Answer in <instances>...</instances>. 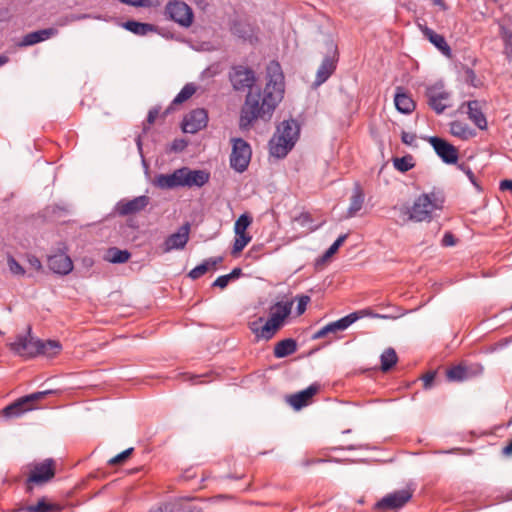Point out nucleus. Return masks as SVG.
I'll list each match as a JSON object with an SVG mask.
<instances>
[{
	"label": "nucleus",
	"instance_id": "obj_1",
	"mask_svg": "<svg viewBox=\"0 0 512 512\" xmlns=\"http://www.w3.org/2000/svg\"><path fill=\"white\" fill-rule=\"evenodd\" d=\"M284 94V75L280 64L271 61L267 66V82L263 92L249 91L240 110L239 127L250 129L261 119L269 121Z\"/></svg>",
	"mask_w": 512,
	"mask_h": 512
},
{
	"label": "nucleus",
	"instance_id": "obj_2",
	"mask_svg": "<svg viewBox=\"0 0 512 512\" xmlns=\"http://www.w3.org/2000/svg\"><path fill=\"white\" fill-rule=\"evenodd\" d=\"M445 202V194L442 189L434 187L429 193H423L417 197L411 207H394L398 210L402 219L401 224L409 221L430 222L437 210H442Z\"/></svg>",
	"mask_w": 512,
	"mask_h": 512
},
{
	"label": "nucleus",
	"instance_id": "obj_3",
	"mask_svg": "<svg viewBox=\"0 0 512 512\" xmlns=\"http://www.w3.org/2000/svg\"><path fill=\"white\" fill-rule=\"evenodd\" d=\"M299 131V125L295 120L291 119L281 122L269 141L270 154L278 159L286 157L294 147Z\"/></svg>",
	"mask_w": 512,
	"mask_h": 512
},
{
	"label": "nucleus",
	"instance_id": "obj_4",
	"mask_svg": "<svg viewBox=\"0 0 512 512\" xmlns=\"http://www.w3.org/2000/svg\"><path fill=\"white\" fill-rule=\"evenodd\" d=\"M55 465L52 458L30 464V473L26 480L27 490L31 492L32 485L41 486L51 481L55 476Z\"/></svg>",
	"mask_w": 512,
	"mask_h": 512
},
{
	"label": "nucleus",
	"instance_id": "obj_5",
	"mask_svg": "<svg viewBox=\"0 0 512 512\" xmlns=\"http://www.w3.org/2000/svg\"><path fill=\"white\" fill-rule=\"evenodd\" d=\"M325 48L326 55L317 70L314 82L315 86H320L329 79L336 70L337 62L339 60L338 47L334 40L328 38L325 41Z\"/></svg>",
	"mask_w": 512,
	"mask_h": 512
},
{
	"label": "nucleus",
	"instance_id": "obj_6",
	"mask_svg": "<svg viewBox=\"0 0 512 512\" xmlns=\"http://www.w3.org/2000/svg\"><path fill=\"white\" fill-rule=\"evenodd\" d=\"M40 339L32 335V329L27 327L25 334H19L9 343V348L15 354L24 358H33L39 355Z\"/></svg>",
	"mask_w": 512,
	"mask_h": 512
},
{
	"label": "nucleus",
	"instance_id": "obj_7",
	"mask_svg": "<svg viewBox=\"0 0 512 512\" xmlns=\"http://www.w3.org/2000/svg\"><path fill=\"white\" fill-rule=\"evenodd\" d=\"M52 393H54L53 390H45L23 396L10 405L6 406L3 409V414L7 418L19 417L25 412L33 410L35 408V402L45 398L47 395Z\"/></svg>",
	"mask_w": 512,
	"mask_h": 512
},
{
	"label": "nucleus",
	"instance_id": "obj_8",
	"mask_svg": "<svg viewBox=\"0 0 512 512\" xmlns=\"http://www.w3.org/2000/svg\"><path fill=\"white\" fill-rule=\"evenodd\" d=\"M232 152L230 166L235 171L242 173L247 170L251 160L252 150L247 141L242 138L232 139Z\"/></svg>",
	"mask_w": 512,
	"mask_h": 512
},
{
	"label": "nucleus",
	"instance_id": "obj_9",
	"mask_svg": "<svg viewBox=\"0 0 512 512\" xmlns=\"http://www.w3.org/2000/svg\"><path fill=\"white\" fill-rule=\"evenodd\" d=\"M412 496L413 490L409 488L396 490L376 502L374 508L382 512L398 510L404 507L411 500Z\"/></svg>",
	"mask_w": 512,
	"mask_h": 512
},
{
	"label": "nucleus",
	"instance_id": "obj_10",
	"mask_svg": "<svg viewBox=\"0 0 512 512\" xmlns=\"http://www.w3.org/2000/svg\"><path fill=\"white\" fill-rule=\"evenodd\" d=\"M228 77L235 91L251 89L256 81L254 70L244 65H233Z\"/></svg>",
	"mask_w": 512,
	"mask_h": 512
},
{
	"label": "nucleus",
	"instance_id": "obj_11",
	"mask_svg": "<svg viewBox=\"0 0 512 512\" xmlns=\"http://www.w3.org/2000/svg\"><path fill=\"white\" fill-rule=\"evenodd\" d=\"M166 15L182 27H189L193 22V11L183 1H170L165 8Z\"/></svg>",
	"mask_w": 512,
	"mask_h": 512
},
{
	"label": "nucleus",
	"instance_id": "obj_12",
	"mask_svg": "<svg viewBox=\"0 0 512 512\" xmlns=\"http://www.w3.org/2000/svg\"><path fill=\"white\" fill-rule=\"evenodd\" d=\"M149 204L150 197L146 195H140L132 199L123 198L116 203L114 212L115 214L123 217L135 215L144 211Z\"/></svg>",
	"mask_w": 512,
	"mask_h": 512
},
{
	"label": "nucleus",
	"instance_id": "obj_13",
	"mask_svg": "<svg viewBox=\"0 0 512 512\" xmlns=\"http://www.w3.org/2000/svg\"><path fill=\"white\" fill-rule=\"evenodd\" d=\"M430 145L433 147L436 154L446 164H456L458 161V150L455 146L450 144L448 141L437 137L429 136L425 138Z\"/></svg>",
	"mask_w": 512,
	"mask_h": 512
},
{
	"label": "nucleus",
	"instance_id": "obj_14",
	"mask_svg": "<svg viewBox=\"0 0 512 512\" xmlns=\"http://www.w3.org/2000/svg\"><path fill=\"white\" fill-rule=\"evenodd\" d=\"M425 95L429 107L434 110L436 114H442L445 109L450 106V104H448L450 93L445 91L442 87H427Z\"/></svg>",
	"mask_w": 512,
	"mask_h": 512
},
{
	"label": "nucleus",
	"instance_id": "obj_15",
	"mask_svg": "<svg viewBox=\"0 0 512 512\" xmlns=\"http://www.w3.org/2000/svg\"><path fill=\"white\" fill-rule=\"evenodd\" d=\"M358 319H359V316H358L357 312L350 313L349 315H347L337 321L328 323L327 325H325L324 327L319 329L317 332H315L313 334L312 339H314V340L320 339V338L326 337L330 334L335 335L339 331L346 330L351 324H353Z\"/></svg>",
	"mask_w": 512,
	"mask_h": 512
},
{
	"label": "nucleus",
	"instance_id": "obj_16",
	"mask_svg": "<svg viewBox=\"0 0 512 512\" xmlns=\"http://www.w3.org/2000/svg\"><path fill=\"white\" fill-rule=\"evenodd\" d=\"M208 115L205 109L198 108L189 112L183 119L182 129L185 133L194 134L205 128Z\"/></svg>",
	"mask_w": 512,
	"mask_h": 512
},
{
	"label": "nucleus",
	"instance_id": "obj_17",
	"mask_svg": "<svg viewBox=\"0 0 512 512\" xmlns=\"http://www.w3.org/2000/svg\"><path fill=\"white\" fill-rule=\"evenodd\" d=\"M190 223L186 222L177 232L169 235L164 241V252L183 249L189 241Z\"/></svg>",
	"mask_w": 512,
	"mask_h": 512
},
{
	"label": "nucleus",
	"instance_id": "obj_18",
	"mask_svg": "<svg viewBox=\"0 0 512 512\" xmlns=\"http://www.w3.org/2000/svg\"><path fill=\"white\" fill-rule=\"evenodd\" d=\"M483 368L480 365L468 366L459 364L447 370L446 375L449 381L461 382L481 374Z\"/></svg>",
	"mask_w": 512,
	"mask_h": 512
},
{
	"label": "nucleus",
	"instance_id": "obj_19",
	"mask_svg": "<svg viewBox=\"0 0 512 512\" xmlns=\"http://www.w3.org/2000/svg\"><path fill=\"white\" fill-rule=\"evenodd\" d=\"M182 187H203L209 182L210 173L205 170H192L188 167H182Z\"/></svg>",
	"mask_w": 512,
	"mask_h": 512
},
{
	"label": "nucleus",
	"instance_id": "obj_20",
	"mask_svg": "<svg viewBox=\"0 0 512 512\" xmlns=\"http://www.w3.org/2000/svg\"><path fill=\"white\" fill-rule=\"evenodd\" d=\"M48 266L51 271L59 275H67L73 270V262L65 253H58L48 258Z\"/></svg>",
	"mask_w": 512,
	"mask_h": 512
},
{
	"label": "nucleus",
	"instance_id": "obj_21",
	"mask_svg": "<svg viewBox=\"0 0 512 512\" xmlns=\"http://www.w3.org/2000/svg\"><path fill=\"white\" fill-rule=\"evenodd\" d=\"M318 384H311L306 389L288 396L287 402L296 410L308 405L310 399L319 391Z\"/></svg>",
	"mask_w": 512,
	"mask_h": 512
},
{
	"label": "nucleus",
	"instance_id": "obj_22",
	"mask_svg": "<svg viewBox=\"0 0 512 512\" xmlns=\"http://www.w3.org/2000/svg\"><path fill=\"white\" fill-rule=\"evenodd\" d=\"M293 302H277L270 307L269 321L281 328L284 320L290 315Z\"/></svg>",
	"mask_w": 512,
	"mask_h": 512
},
{
	"label": "nucleus",
	"instance_id": "obj_23",
	"mask_svg": "<svg viewBox=\"0 0 512 512\" xmlns=\"http://www.w3.org/2000/svg\"><path fill=\"white\" fill-rule=\"evenodd\" d=\"M182 167L171 174H159L155 177V185L160 189H174L182 187Z\"/></svg>",
	"mask_w": 512,
	"mask_h": 512
},
{
	"label": "nucleus",
	"instance_id": "obj_24",
	"mask_svg": "<svg viewBox=\"0 0 512 512\" xmlns=\"http://www.w3.org/2000/svg\"><path fill=\"white\" fill-rule=\"evenodd\" d=\"M425 38H427L445 56H451V48L445 38L427 26H420Z\"/></svg>",
	"mask_w": 512,
	"mask_h": 512
},
{
	"label": "nucleus",
	"instance_id": "obj_25",
	"mask_svg": "<svg viewBox=\"0 0 512 512\" xmlns=\"http://www.w3.org/2000/svg\"><path fill=\"white\" fill-rule=\"evenodd\" d=\"M262 321H263V318L261 317V318H259L258 321L252 322L250 325V329L255 334V336L258 340L259 339L270 340L271 338H273V336L276 334V332L280 328H278L275 324H273L269 320H267L263 326L258 327V324L261 323Z\"/></svg>",
	"mask_w": 512,
	"mask_h": 512
},
{
	"label": "nucleus",
	"instance_id": "obj_26",
	"mask_svg": "<svg viewBox=\"0 0 512 512\" xmlns=\"http://www.w3.org/2000/svg\"><path fill=\"white\" fill-rule=\"evenodd\" d=\"M468 111L469 119L481 130H485L487 128V120L485 115L481 110V105L479 101L472 100L466 103Z\"/></svg>",
	"mask_w": 512,
	"mask_h": 512
},
{
	"label": "nucleus",
	"instance_id": "obj_27",
	"mask_svg": "<svg viewBox=\"0 0 512 512\" xmlns=\"http://www.w3.org/2000/svg\"><path fill=\"white\" fill-rule=\"evenodd\" d=\"M57 34V29L55 28H46L37 30L34 32H30L26 34L20 43L21 46H31L34 44H37L39 42L45 41L47 39H50L54 35Z\"/></svg>",
	"mask_w": 512,
	"mask_h": 512
},
{
	"label": "nucleus",
	"instance_id": "obj_28",
	"mask_svg": "<svg viewBox=\"0 0 512 512\" xmlns=\"http://www.w3.org/2000/svg\"><path fill=\"white\" fill-rule=\"evenodd\" d=\"M61 507L51 503L46 497L38 499L35 504H26L18 509V512H58Z\"/></svg>",
	"mask_w": 512,
	"mask_h": 512
},
{
	"label": "nucleus",
	"instance_id": "obj_29",
	"mask_svg": "<svg viewBox=\"0 0 512 512\" xmlns=\"http://www.w3.org/2000/svg\"><path fill=\"white\" fill-rule=\"evenodd\" d=\"M394 103L396 109L402 114H410L415 109V102L402 88L398 87L397 92L394 96Z\"/></svg>",
	"mask_w": 512,
	"mask_h": 512
},
{
	"label": "nucleus",
	"instance_id": "obj_30",
	"mask_svg": "<svg viewBox=\"0 0 512 512\" xmlns=\"http://www.w3.org/2000/svg\"><path fill=\"white\" fill-rule=\"evenodd\" d=\"M297 351V342L293 338H286L277 342L274 346V356L276 358H285Z\"/></svg>",
	"mask_w": 512,
	"mask_h": 512
},
{
	"label": "nucleus",
	"instance_id": "obj_31",
	"mask_svg": "<svg viewBox=\"0 0 512 512\" xmlns=\"http://www.w3.org/2000/svg\"><path fill=\"white\" fill-rule=\"evenodd\" d=\"M364 203V192L360 184L356 183L350 198V205L347 210L348 217H354L361 210Z\"/></svg>",
	"mask_w": 512,
	"mask_h": 512
},
{
	"label": "nucleus",
	"instance_id": "obj_32",
	"mask_svg": "<svg viewBox=\"0 0 512 512\" xmlns=\"http://www.w3.org/2000/svg\"><path fill=\"white\" fill-rule=\"evenodd\" d=\"M196 92V87L192 83L186 84L181 91L175 96L169 107L166 108V110L163 112V116H167L170 114L175 105L181 104L188 100L190 97L193 96V94Z\"/></svg>",
	"mask_w": 512,
	"mask_h": 512
},
{
	"label": "nucleus",
	"instance_id": "obj_33",
	"mask_svg": "<svg viewBox=\"0 0 512 512\" xmlns=\"http://www.w3.org/2000/svg\"><path fill=\"white\" fill-rule=\"evenodd\" d=\"M123 28L126 30L139 35L144 36L148 34L149 32H153L156 30L155 26L149 23H142L134 20H128L123 23Z\"/></svg>",
	"mask_w": 512,
	"mask_h": 512
},
{
	"label": "nucleus",
	"instance_id": "obj_34",
	"mask_svg": "<svg viewBox=\"0 0 512 512\" xmlns=\"http://www.w3.org/2000/svg\"><path fill=\"white\" fill-rule=\"evenodd\" d=\"M450 132L453 136L458 137L462 140H467L475 136L474 130H472L466 123H463L461 121L451 122Z\"/></svg>",
	"mask_w": 512,
	"mask_h": 512
},
{
	"label": "nucleus",
	"instance_id": "obj_35",
	"mask_svg": "<svg viewBox=\"0 0 512 512\" xmlns=\"http://www.w3.org/2000/svg\"><path fill=\"white\" fill-rule=\"evenodd\" d=\"M150 512H200L196 507L181 502L166 503Z\"/></svg>",
	"mask_w": 512,
	"mask_h": 512
},
{
	"label": "nucleus",
	"instance_id": "obj_36",
	"mask_svg": "<svg viewBox=\"0 0 512 512\" xmlns=\"http://www.w3.org/2000/svg\"><path fill=\"white\" fill-rule=\"evenodd\" d=\"M62 349L60 342L55 340H40L39 344V355H45L47 357H53L57 355Z\"/></svg>",
	"mask_w": 512,
	"mask_h": 512
},
{
	"label": "nucleus",
	"instance_id": "obj_37",
	"mask_svg": "<svg viewBox=\"0 0 512 512\" xmlns=\"http://www.w3.org/2000/svg\"><path fill=\"white\" fill-rule=\"evenodd\" d=\"M381 370L383 372L389 371L398 361L396 351L393 348H387L381 354Z\"/></svg>",
	"mask_w": 512,
	"mask_h": 512
},
{
	"label": "nucleus",
	"instance_id": "obj_38",
	"mask_svg": "<svg viewBox=\"0 0 512 512\" xmlns=\"http://www.w3.org/2000/svg\"><path fill=\"white\" fill-rule=\"evenodd\" d=\"M500 35L504 41V53L512 58V28L507 27L504 23H500Z\"/></svg>",
	"mask_w": 512,
	"mask_h": 512
},
{
	"label": "nucleus",
	"instance_id": "obj_39",
	"mask_svg": "<svg viewBox=\"0 0 512 512\" xmlns=\"http://www.w3.org/2000/svg\"><path fill=\"white\" fill-rule=\"evenodd\" d=\"M130 256L131 254L127 250H120L116 247L110 248L107 252V260L111 263H125Z\"/></svg>",
	"mask_w": 512,
	"mask_h": 512
},
{
	"label": "nucleus",
	"instance_id": "obj_40",
	"mask_svg": "<svg viewBox=\"0 0 512 512\" xmlns=\"http://www.w3.org/2000/svg\"><path fill=\"white\" fill-rule=\"evenodd\" d=\"M393 165L398 171L407 172L411 170L415 164L411 155H405L400 158H394Z\"/></svg>",
	"mask_w": 512,
	"mask_h": 512
},
{
	"label": "nucleus",
	"instance_id": "obj_41",
	"mask_svg": "<svg viewBox=\"0 0 512 512\" xmlns=\"http://www.w3.org/2000/svg\"><path fill=\"white\" fill-rule=\"evenodd\" d=\"M348 237V234H343V235H340L335 241L334 243L326 250V252L323 254V256L317 260V263L319 262H324L326 261L328 258H330L332 255H334L339 247L344 243V241L347 239Z\"/></svg>",
	"mask_w": 512,
	"mask_h": 512
},
{
	"label": "nucleus",
	"instance_id": "obj_42",
	"mask_svg": "<svg viewBox=\"0 0 512 512\" xmlns=\"http://www.w3.org/2000/svg\"><path fill=\"white\" fill-rule=\"evenodd\" d=\"M250 241L251 236L248 235L247 233L236 234L232 248V254L237 255L238 253H240Z\"/></svg>",
	"mask_w": 512,
	"mask_h": 512
},
{
	"label": "nucleus",
	"instance_id": "obj_43",
	"mask_svg": "<svg viewBox=\"0 0 512 512\" xmlns=\"http://www.w3.org/2000/svg\"><path fill=\"white\" fill-rule=\"evenodd\" d=\"M252 218L244 213L239 216L234 225L235 234L246 233V229L250 226Z\"/></svg>",
	"mask_w": 512,
	"mask_h": 512
},
{
	"label": "nucleus",
	"instance_id": "obj_44",
	"mask_svg": "<svg viewBox=\"0 0 512 512\" xmlns=\"http://www.w3.org/2000/svg\"><path fill=\"white\" fill-rule=\"evenodd\" d=\"M121 3L134 7H154L159 5L158 0H119Z\"/></svg>",
	"mask_w": 512,
	"mask_h": 512
},
{
	"label": "nucleus",
	"instance_id": "obj_45",
	"mask_svg": "<svg viewBox=\"0 0 512 512\" xmlns=\"http://www.w3.org/2000/svg\"><path fill=\"white\" fill-rule=\"evenodd\" d=\"M7 264L12 274L23 276L25 274L24 268L16 261L12 255H8Z\"/></svg>",
	"mask_w": 512,
	"mask_h": 512
},
{
	"label": "nucleus",
	"instance_id": "obj_46",
	"mask_svg": "<svg viewBox=\"0 0 512 512\" xmlns=\"http://www.w3.org/2000/svg\"><path fill=\"white\" fill-rule=\"evenodd\" d=\"M209 266L207 264V261L205 260L203 263H201L200 265L196 266L195 268H193L188 276L195 280V279H198L200 278L202 275H204L208 270H209Z\"/></svg>",
	"mask_w": 512,
	"mask_h": 512
},
{
	"label": "nucleus",
	"instance_id": "obj_47",
	"mask_svg": "<svg viewBox=\"0 0 512 512\" xmlns=\"http://www.w3.org/2000/svg\"><path fill=\"white\" fill-rule=\"evenodd\" d=\"M133 451H134V449L132 447L128 448V449L122 451L121 453H119L118 455H116L115 457L111 458L108 461V463L110 465L122 464L132 454Z\"/></svg>",
	"mask_w": 512,
	"mask_h": 512
},
{
	"label": "nucleus",
	"instance_id": "obj_48",
	"mask_svg": "<svg viewBox=\"0 0 512 512\" xmlns=\"http://www.w3.org/2000/svg\"><path fill=\"white\" fill-rule=\"evenodd\" d=\"M232 30L234 34L238 35L243 39H246L250 36V30L248 29V27L241 23H235Z\"/></svg>",
	"mask_w": 512,
	"mask_h": 512
},
{
	"label": "nucleus",
	"instance_id": "obj_49",
	"mask_svg": "<svg viewBox=\"0 0 512 512\" xmlns=\"http://www.w3.org/2000/svg\"><path fill=\"white\" fill-rule=\"evenodd\" d=\"M458 169H460L461 171H463L468 179L470 180V182L479 189V185L476 181V177L474 175V173L472 172L471 168L465 164V163H461V164H458Z\"/></svg>",
	"mask_w": 512,
	"mask_h": 512
},
{
	"label": "nucleus",
	"instance_id": "obj_50",
	"mask_svg": "<svg viewBox=\"0 0 512 512\" xmlns=\"http://www.w3.org/2000/svg\"><path fill=\"white\" fill-rule=\"evenodd\" d=\"M297 314L301 315L305 312L308 303L310 302V297L308 295H300L297 297Z\"/></svg>",
	"mask_w": 512,
	"mask_h": 512
},
{
	"label": "nucleus",
	"instance_id": "obj_51",
	"mask_svg": "<svg viewBox=\"0 0 512 512\" xmlns=\"http://www.w3.org/2000/svg\"><path fill=\"white\" fill-rule=\"evenodd\" d=\"M188 143L184 139H174L173 142L170 145V151L172 152H182L186 147Z\"/></svg>",
	"mask_w": 512,
	"mask_h": 512
},
{
	"label": "nucleus",
	"instance_id": "obj_52",
	"mask_svg": "<svg viewBox=\"0 0 512 512\" xmlns=\"http://www.w3.org/2000/svg\"><path fill=\"white\" fill-rule=\"evenodd\" d=\"M464 73H465L466 82L469 83L473 87H477L479 81L477 79L475 72L471 68L467 67L465 69Z\"/></svg>",
	"mask_w": 512,
	"mask_h": 512
},
{
	"label": "nucleus",
	"instance_id": "obj_53",
	"mask_svg": "<svg viewBox=\"0 0 512 512\" xmlns=\"http://www.w3.org/2000/svg\"><path fill=\"white\" fill-rule=\"evenodd\" d=\"M231 279L228 274L219 276L212 284L213 287H218L220 289H224L228 286Z\"/></svg>",
	"mask_w": 512,
	"mask_h": 512
},
{
	"label": "nucleus",
	"instance_id": "obj_54",
	"mask_svg": "<svg viewBox=\"0 0 512 512\" xmlns=\"http://www.w3.org/2000/svg\"><path fill=\"white\" fill-rule=\"evenodd\" d=\"M435 379V372H428L422 377L423 380V386L425 389H429L432 387V384Z\"/></svg>",
	"mask_w": 512,
	"mask_h": 512
},
{
	"label": "nucleus",
	"instance_id": "obj_55",
	"mask_svg": "<svg viewBox=\"0 0 512 512\" xmlns=\"http://www.w3.org/2000/svg\"><path fill=\"white\" fill-rule=\"evenodd\" d=\"M456 243V238L451 232H446L442 238V245L445 247L453 246Z\"/></svg>",
	"mask_w": 512,
	"mask_h": 512
},
{
	"label": "nucleus",
	"instance_id": "obj_56",
	"mask_svg": "<svg viewBox=\"0 0 512 512\" xmlns=\"http://www.w3.org/2000/svg\"><path fill=\"white\" fill-rule=\"evenodd\" d=\"M401 140L406 145H413L416 140V135L403 131L401 134Z\"/></svg>",
	"mask_w": 512,
	"mask_h": 512
},
{
	"label": "nucleus",
	"instance_id": "obj_57",
	"mask_svg": "<svg viewBox=\"0 0 512 512\" xmlns=\"http://www.w3.org/2000/svg\"><path fill=\"white\" fill-rule=\"evenodd\" d=\"M159 113H160L159 107L151 108L147 115V123L149 125L153 124L155 122L156 118L158 117Z\"/></svg>",
	"mask_w": 512,
	"mask_h": 512
},
{
	"label": "nucleus",
	"instance_id": "obj_58",
	"mask_svg": "<svg viewBox=\"0 0 512 512\" xmlns=\"http://www.w3.org/2000/svg\"><path fill=\"white\" fill-rule=\"evenodd\" d=\"M28 263L37 271L42 269L41 261L34 255L28 256Z\"/></svg>",
	"mask_w": 512,
	"mask_h": 512
},
{
	"label": "nucleus",
	"instance_id": "obj_59",
	"mask_svg": "<svg viewBox=\"0 0 512 512\" xmlns=\"http://www.w3.org/2000/svg\"><path fill=\"white\" fill-rule=\"evenodd\" d=\"M206 261H207L209 268H214L223 261V257H221V256L211 257V258L207 259Z\"/></svg>",
	"mask_w": 512,
	"mask_h": 512
},
{
	"label": "nucleus",
	"instance_id": "obj_60",
	"mask_svg": "<svg viewBox=\"0 0 512 512\" xmlns=\"http://www.w3.org/2000/svg\"><path fill=\"white\" fill-rule=\"evenodd\" d=\"M500 189L502 191L509 190L512 193V180L505 179L500 182Z\"/></svg>",
	"mask_w": 512,
	"mask_h": 512
},
{
	"label": "nucleus",
	"instance_id": "obj_61",
	"mask_svg": "<svg viewBox=\"0 0 512 512\" xmlns=\"http://www.w3.org/2000/svg\"><path fill=\"white\" fill-rule=\"evenodd\" d=\"M241 274H242V269H241V268H239V267H236V268H234V269H233V270L228 274V276H229V278H230L231 280H233V279H237V278H239Z\"/></svg>",
	"mask_w": 512,
	"mask_h": 512
},
{
	"label": "nucleus",
	"instance_id": "obj_62",
	"mask_svg": "<svg viewBox=\"0 0 512 512\" xmlns=\"http://www.w3.org/2000/svg\"><path fill=\"white\" fill-rule=\"evenodd\" d=\"M502 454L506 457H511L512 456V439L511 441L508 443L507 446H505L503 449H502Z\"/></svg>",
	"mask_w": 512,
	"mask_h": 512
},
{
	"label": "nucleus",
	"instance_id": "obj_63",
	"mask_svg": "<svg viewBox=\"0 0 512 512\" xmlns=\"http://www.w3.org/2000/svg\"><path fill=\"white\" fill-rule=\"evenodd\" d=\"M432 3L436 6H438L441 10L446 11L448 9V6L443 0H431Z\"/></svg>",
	"mask_w": 512,
	"mask_h": 512
},
{
	"label": "nucleus",
	"instance_id": "obj_64",
	"mask_svg": "<svg viewBox=\"0 0 512 512\" xmlns=\"http://www.w3.org/2000/svg\"><path fill=\"white\" fill-rule=\"evenodd\" d=\"M135 142H136V145H137V148H138L139 152L142 153V138H141V135H138L136 137Z\"/></svg>",
	"mask_w": 512,
	"mask_h": 512
}]
</instances>
